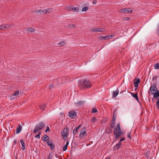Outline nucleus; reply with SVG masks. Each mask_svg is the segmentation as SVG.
Instances as JSON below:
<instances>
[{
  "label": "nucleus",
  "instance_id": "nucleus-1",
  "mask_svg": "<svg viewBox=\"0 0 159 159\" xmlns=\"http://www.w3.org/2000/svg\"><path fill=\"white\" fill-rule=\"evenodd\" d=\"M92 86L91 82L88 80L86 79L80 80L79 83V87L81 89H89Z\"/></svg>",
  "mask_w": 159,
  "mask_h": 159
},
{
  "label": "nucleus",
  "instance_id": "nucleus-2",
  "mask_svg": "<svg viewBox=\"0 0 159 159\" xmlns=\"http://www.w3.org/2000/svg\"><path fill=\"white\" fill-rule=\"evenodd\" d=\"M113 133L115 135H116L115 139L116 140L119 138L121 135L122 132L120 123L117 124L116 128L114 129Z\"/></svg>",
  "mask_w": 159,
  "mask_h": 159
},
{
  "label": "nucleus",
  "instance_id": "nucleus-3",
  "mask_svg": "<svg viewBox=\"0 0 159 159\" xmlns=\"http://www.w3.org/2000/svg\"><path fill=\"white\" fill-rule=\"evenodd\" d=\"M45 125L43 123L41 122L36 125L33 131L34 134L36 133L39 130L43 129Z\"/></svg>",
  "mask_w": 159,
  "mask_h": 159
},
{
  "label": "nucleus",
  "instance_id": "nucleus-4",
  "mask_svg": "<svg viewBox=\"0 0 159 159\" xmlns=\"http://www.w3.org/2000/svg\"><path fill=\"white\" fill-rule=\"evenodd\" d=\"M69 131L67 127L64 128L61 132V135L64 140L67 139L68 132Z\"/></svg>",
  "mask_w": 159,
  "mask_h": 159
},
{
  "label": "nucleus",
  "instance_id": "nucleus-5",
  "mask_svg": "<svg viewBox=\"0 0 159 159\" xmlns=\"http://www.w3.org/2000/svg\"><path fill=\"white\" fill-rule=\"evenodd\" d=\"M85 127H83L81 129L79 135V137L80 138H83L87 134V132L85 131Z\"/></svg>",
  "mask_w": 159,
  "mask_h": 159
},
{
  "label": "nucleus",
  "instance_id": "nucleus-6",
  "mask_svg": "<svg viewBox=\"0 0 159 159\" xmlns=\"http://www.w3.org/2000/svg\"><path fill=\"white\" fill-rule=\"evenodd\" d=\"M119 13H131L132 12L130 8H122L118 11Z\"/></svg>",
  "mask_w": 159,
  "mask_h": 159
},
{
  "label": "nucleus",
  "instance_id": "nucleus-7",
  "mask_svg": "<svg viewBox=\"0 0 159 159\" xmlns=\"http://www.w3.org/2000/svg\"><path fill=\"white\" fill-rule=\"evenodd\" d=\"M69 116L71 119H74L77 116L76 113L74 111H70L69 112Z\"/></svg>",
  "mask_w": 159,
  "mask_h": 159
},
{
  "label": "nucleus",
  "instance_id": "nucleus-8",
  "mask_svg": "<svg viewBox=\"0 0 159 159\" xmlns=\"http://www.w3.org/2000/svg\"><path fill=\"white\" fill-rule=\"evenodd\" d=\"M155 91V92L152 93V94L153 95L154 97L157 98L159 97V91L158 90L157 88L156 87L154 90V91Z\"/></svg>",
  "mask_w": 159,
  "mask_h": 159
},
{
  "label": "nucleus",
  "instance_id": "nucleus-9",
  "mask_svg": "<svg viewBox=\"0 0 159 159\" xmlns=\"http://www.w3.org/2000/svg\"><path fill=\"white\" fill-rule=\"evenodd\" d=\"M23 30L25 33H28V32H33L35 31L34 29L30 27L24 28Z\"/></svg>",
  "mask_w": 159,
  "mask_h": 159
},
{
  "label": "nucleus",
  "instance_id": "nucleus-10",
  "mask_svg": "<svg viewBox=\"0 0 159 159\" xmlns=\"http://www.w3.org/2000/svg\"><path fill=\"white\" fill-rule=\"evenodd\" d=\"M140 82V80L139 78H135L134 79V85L135 87H137Z\"/></svg>",
  "mask_w": 159,
  "mask_h": 159
},
{
  "label": "nucleus",
  "instance_id": "nucleus-11",
  "mask_svg": "<svg viewBox=\"0 0 159 159\" xmlns=\"http://www.w3.org/2000/svg\"><path fill=\"white\" fill-rule=\"evenodd\" d=\"M47 144L48 146L50 147L51 150H52L54 148V145L53 144L52 142V140L48 141L47 142Z\"/></svg>",
  "mask_w": 159,
  "mask_h": 159
},
{
  "label": "nucleus",
  "instance_id": "nucleus-12",
  "mask_svg": "<svg viewBox=\"0 0 159 159\" xmlns=\"http://www.w3.org/2000/svg\"><path fill=\"white\" fill-rule=\"evenodd\" d=\"M20 142L22 147L21 149L22 151H24L25 149V142L23 139H21Z\"/></svg>",
  "mask_w": 159,
  "mask_h": 159
},
{
  "label": "nucleus",
  "instance_id": "nucleus-13",
  "mask_svg": "<svg viewBox=\"0 0 159 159\" xmlns=\"http://www.w3.org/2000/svg\"><path fill=\"white\" fill-rule=\"evenodd\" d=\"M156 88V83H153L152 84V85L151 86L149 90L151 91V93L152 94V93L153 92H154V90L155 88Z\"/></svg>",
  "mask_w": 159,
  "mask_h": 159
},
{
  "label": "nucleus",
  "instance_id": "nucleus-14",
  "mask_svg": "<svg viewBox=\"0 0 159 159\" xmlns=\"http://www.w3.org/2000/svg\"><path fill=\"white\" fill-rule=\"evenodd\" d=\"M105 31L104 28H98L95 29V32H103Z\"/></svg>",
  "mask_w": 159,
  "mask_h": 159
},
{
  "label": "nucleus",
  "instance_id": "nucleus-15",
  "mask_svg": "<svg viewBox=\"0 0 159 159\" xmlns=\"http://www.w3.org/2000/svg\"><path fill=\"white\" fill-rule=\"evenodd\" d=\"M109 39H111V38H110L109 37H108V35H107L105 36H101L99 39V40L102 41L103 40H107Z\"/></svg>",
  "mask_w": 159,
  "mask_h": 159
},
{
  "label": "nucleus",
  "instance_id": "nucleus-16",
  "mask_svg": "<svg viewBox=\"0 0 159 159\" xmlns=\"http://www.w3.org/2000/svg\"><path fill=\"white\" fill-rule=\"evenodd\" d=\"M119 92V90L117 89L115 91H113V97H116L118 95Z\"/></svg>",
  "mask_w": 159,
  "mask_h": 159
},
{
  "label": "nucleus",
  "instance_id": "nucleus-17",
  "mask_svg": "<svg viewBox=\"0 0 159 159\" xmlns=\"http://www.w3.org/2000/svg\"><path fill=\"white\" fill-rule=\"evenodd\" d=\"M131 95L134 98H135L136 99L137 101L138 102H139V100L138 98V97L137 95V93H130Z\"/></svg>",
  "mask_w": 159,
  "mask_h": 159
},
{
  "label": "nucleus",
  "instance_id": "nucleus-18",
  "mask_svg": "<svg viewBox=\"0 0 159 159\" xmlns=\"http://www.w3.org/2000/svg\"><path fill=\"white\" fill-rule=\"evenodd\" d=\"M22 127L21 125H19L18 127H17L16 131V134H18L20 133Z\"/></svg>",
  "mask_w": 159,
  "mask_h": 159
},
{
  "label": "nucleus",
  "instance_id": "nucleus-19",
  "mask_svg": "<svg viewBox=\"0 0 159 159\" xmlns=\"http://www.w3.org/2000/svg\"><path fill=\"white\" fill-rule=\"evenodd\" d=\"M81 126V125H80L77 127L76 129H75L73 130V134L74 135H75Z\"/></svg>",
  "mask_w": 159,
  "mask_h": 159
},
{
  "label": "nucleus",
  "instance_id": "nucleus-20",
  "mask_svg": "<svg viewBox=\"0 0 159 159\" xmlns=\"http://www.w3.org/2000/svg\"><path fill=\"white\" fill-rule=\"evenodd\" d=\"M52 11V8H47L46 9L44 10V13L45 14H47V13H49L51 12Z\"/></svg>",
  "mask_w": 159,
  "mask_h": 159
},
{
  "label": "nucleus",
  "instance_id": "nucleus-21",
  "mask_svg": "<svg viewBox=\"0 0 159 159\" xmlns=\"http://www.w3.org/2000/svg\"><path fill=\"white\" fill-rule=\"evenodd\" d=\"M40 108L41 110H42V111H44L46 107V105L45 104H42L40 105Z\"/></svg>",
  "mask_w": 159,
  "mask_h": 159
},
{
  "label": "nucleus",
  "instance_id": "nucleus-22",
  "mask_svg": "<svg viewBox=\"0 0 159 159\" xmlns=\"http://www.w3.org/2000/svg\"><path fill=\"white\" fill-rule=\"evenodd\" d=\"M14 24H5L3 25V27L6 28H10L13 26H11L12 25H13Z\"/></svg>",
  "mask_w": 159,
  "mask_h": 159
},
{
  "label": "nucleus",
  "instance_id": "nucleus-23",
  "mask_svg": "<svg viewBox=\"0 0 159 159\" xmlns=\"http://www.w3.org/2000/svg\"><path fill=\"white\" fill-rule=\"evenodd\" d=\"M71 10L72 11H74L76 12H78L79 9L78 7H71Z\"/></svg>",
  "mask_w": 159,
  "mask_h": 159
},
{
  "label": "nucleus",
  "instance_id": "nucleus-24",
  "mask_svg": "<svg viewBox=\"0 0 159 159\" xmlns=\"http://www.w3.org/2000/svg\"><path fill=\"white\" fill-rule=\"evenodd\" d=\"M43 140L44 141H46L49 139V137L47 135L44 136L43 138Z\"/></svg>",
  "mask_w": 159,
  "mask_h": 159
},
{
  "label": "nucleus",
  "instance_id": "nucleus-25",
  "mask_svg": "<svg viewBox=\"0 0 159 159\" xmlns=\"http://www.w3.org/2000/svg\"><path fill=\"white\" fill-rule=\"evenodd\" d=\"M121 144H120V143H117L116 145V146L115 147H114V150H118L120 147L121 146Z\"/></svg>",
  "mask_w": 159,
  "mask_h": 159
},
{
  "label": "nucleus",
  "instance_id": "nucleus-26",
  "mask_svg": "<svg viewBox=\"0 0 159 159\" xmlns=\"http://www.w3.org/2000/svg\"><path fill=\"white\" fill-rule=\"evenodd\" d=\"M106 132L107 133L111 134L112 132V129H111L109 128H107L105 130Z\"/></svg>",
  "mask_w": 159,
  "mask_h": 159
},
{
  "label": "nucleus",
  "instance_id": "nucleus-27",
  "mask_svg": "<svg viewBox=\"0 0 159 159\" xmlns=\"http://www.w3.org/2000/svg\"><path fill=\"white\" fill-rule=\"evenodd\" d=\"M66 43V42L62 41L59 42L58 43V45L63 46Z\"/></svg>",
  "mask_w": 159,
  "mask_h": 159
},
{
  "label": "nucleus",
  "instance_id": "nucleus-28",
  "mask_svg": "<svg viewBox=\"0 0 159 159\" xmlns=\"http://www.w3.org/2000/svg\"><path fill=\"white\" fill-rule=\"evenodd\" d=\"M75 105L77 106H80V105H82L83 104V102L81 101H79L78 102H76L75 103Z\"/></svg>",
  "mask_w": 159,
  "mask_h": 159
},
{
  "label": "nucleus",
  "instance_id": "nucleus-29",
  "mask_svg": "<svg viewBox=\"0 0 159 159\" xmlns=\"http://www.w3.org/2000/svg\"><path fill=\"white\" fill-rule=\"evenodd\" d=\"M154 68L156 69H159V63H157L155 65Z\"/></svg>",
  "mask_w": 159,
  "mask_h": 159
},
{
  "label": "nucleus",
  "instance_id": "nucleus-30",
  "mask_svg": "<svg viewBox=\"0 0 159 159\" xmlns=\"http://www.w3.org/2000/svg\"><path fill=\"white\" fill-rule=\"evenodd\" d=\"M19 94V91H16L13 93V96H18Z\"/></svg>",
  "mask_w": 159,
  "mask_h": 159
},
{
  "label": "nucleus",
  "instance_id": "nucleus-31",
  "mask_svg": "<svg viewBox=\"0 0 159 159\" xmlns=\"http://www.w3.org/2000/svg\"><path fill=\"white\" fill-rule=\"evenodd\" d=\"M89 9V7H83L82 9V11H87Z\"/></svg>",
  "mask_w": 159,
  "mask_h": 159
},
{
  "label": "nucleus",
  "instance_id": "nucleus-32",
  "mask_svg": "<svg viewBox=\"0 0 159 159\" xmlns=\"http://www.w3.org/2000/svg\"><path fill=\"white\" fill-rule=\"evenodd\" d=\"M69 28H74L75 27V25L74 24H71L69 25H68Z\"/></svg>",
  "mask_w": 159,
  "mask_h": 159
},
{
  "label": "nucleus",
  "instance_id": "nucleus-33",
  "mask_svg": "<svg viewBox=\"0 0 159 159\" xmlns=\"http://www.w3.org/2000/svg\"><path fill=\"white\" fill-rule=\"evenodd\" d=\"M97 120L96 118L95 117H93L92 118L91 120V121L92 122H95Z\"/></svg>",
  "mask_w": 159,
  "mask_h": 159
},
{
  "label": "nucleus",
  "instance_id": "nucleus-34",
  "mask_svg": "<svg viewBox=\"0 0 159 159\" xmlns=\"http://www.w3.org/2000/svg\"><path fill=\"white\" fill-rule=\"evenodd\" d=\"M156 106L157 108H159V98H158V100L156 102Z\"/></svg>",
  "mask_w": 159,
  "mask_h": 159
},
{
  "label": "nucleus",
  "instance_id": "nucleus-35",
  "mask_svg": "<svg viewBox=\"0 0 159 159\" xmlns=\"http://www.w3.org/2000/svg\"><path fill=\"white\" fill-rule=\"evenodd\" d=\"M67 145L66 144L63 147V151H65L66 150L67 148Z\"/></svg>",
  "mask_w": 159,
  "mask_h": 159
},
{
  "label": "nucleus",
  "instance_id": "nucleus-36",
  "mask_svg": "<svg viewBox=\"0 0 159 159\" xmlns=\"http://www.w3.org/2000/svg\"><path fill=\"white\" fill-rule=\"evenodd\" d=\"M130 134H131V132H129L128 133V134L127 135V138H128L129 139H131V137Z\"/></svg>",
  "mask_w": 159,
  "mask_h": 159
},
{
  "label": "nucleus",
  "instance_id": "nucleus-37",
  "mask_svg": "<svg viewBox=\"0 0 159 159\" xmlns=\"http://www.w3.org/2000/svg\"><path fill=\"white\" fill-rule=\"evenodd\" d=\"M97 110L95 108H93V109L92 112L94 113H96L97 112Z\"/></svg>",
  "mask_w": 159,
  "mask_h": 159
},
{
  "label": "nucleus",
  "instance_id": "nucleus-38",
  "mask_svg": "<svg viewBox=\"0 0 159 159\" xmlns=\"http://www.w3.org/2000/svg\"><path fill=\"white\" fill-rule=\"evenodd\" d=\"M115 124L111 123L110 124V128L111 129L113 128Z\"/></svg>",
  "mask_w": 159,
  "mask_h": 159
},
{
  "label": "nucleus",
  "instance_id": "nucleus-39",
  "mask_svg": "<svg viewBox=\"0 0 159 159\" xmlns=\"http://www.w3.org/2000/svg\"><path fill=\"white\" fill-rule=\"evenodd\" d=\"M37 12L39 13V12H44V10H43V9H40L38 10L37 11Z\"/></svg>",
  "mask_w": 159,
  "mask_h": 159
},
{
  "label": "nucleus",
  "instance_id": "nucleus-40",
  "mask_svg": "<svg viewBox=\"0 0 159 159\" xmlns=\"http://www.w3.org/2000/svg\"><path fill=\"white\" fill-rule=\"evenodd\" d=\"M158 76H156L155 77H153L152 79V80H157V78Z\"/></svg>",
  "mask_w": 159,
  "mask_h": 159
},
{
  "label": "nucleus",
  "instance_id": "nucleus-41",
  "mask_svg": "<svg viewBox=\"0 0 159 159\" xmlns=\"http://www.w3.org/2000/svg\"><path fill=\"white\" fill-rule=\"evenodd\" d=\"M130 18L128 17H125L123 18V19L125 20H130Z\"/></svg>",
  "mask_w": 159,
  "mask_h": 159
},
{
  "label": "nucleus",
  "instance_id": "nucleus-42",
  "mask_svg": "<svg viewBox=\"0 0 159 159\" xmlns=\"http://www.w3.org/2000/svg\"><path fill=\"white\" fill-rule=\"evenodd\" d=\"M50 130V129H49V127L48 126H47L46 127V130H45V132H47V131H49Z\"/></svg>",
  "mask_w": 159,
  "mask_h": 159
},
{
  "label": "nucleus",
  "instance_id": "nucleus-43",
  "mask_svg": "<svg viewBox=\"0 0 159 159\" xmlns=\"http://www.w3.org/2000/svg\"><path fill=\"white\" fill-rule=\"evenodd\" d=\"M116 110H115L114 111H113V116H116Z\"/></svg>",
  "mask_w": 159,
  "mask_h": 159
},
{
  "label": "nucleus",
  "instance_id": "nucleus-44",
  "mask_svg": "<svg viewBox=\"0 0 159 159\" xmlns=\"http://www.w3.org/2000/svg\"><path fill=\"white\" fill-rule=\"evenodd\" d=\"M17 139H15L14 141L13 142V145H14L16 144L17 143Z\"/></svg>",
  "mask_w": 159,
  "mask_h": 159
},
{
  "label": "nucleus",
  "instance_id": "nucleus-45",
  "mask_svg": "<svg viewBox=\"0 0 159 159\" xmlns=\"http://www.w3.org/2000/svg\"><path fill=\"white\" fill-rule=\"evenodd\" d=\"M125 139V137H122L120 139V142L124 141Z\"/></svg>",
  "mask_w": 159,
  "mask_h": 159
},
{
  "label": "nucleus",
  "instance_id": "nucleus-46",
  "mask_svg": "<svg viewBox=\"0 0 159 159\" xmlns=\"http://www.w3.org/2000/svg\"><path fill=\"white\" fill-rule=\"evenodd\" d=\"M34 137L36 138L39 139L40 138V136L39 135V134H37V135H35Z\"/></svg>",
  "mask_w": 159,
  "mask_h": 159
},
{
  "label": "nucleus",
  "instance_id": "nucleus-47",
  "mask_svg": "<svg viewBox=\"0 0 159 159\" xmlns=\"http://www.w3.org/2000/svg\"><path fill=\"white\" fill-rule=\"evenodd\" d=\"M94 30H95V29H93L92 28L90 30V31L91 32H95V31H94Z\"/></svg>",
  "mask_w": 159,
  "mask_h": 159
},
{
  "label": "nucleus",
  "instance_id": "nucleus-48",
  "mask_svg": "<svg viewBox=\"0 0 159 159\" xmlns=\"http://www.w3.org/2000/svg\"><path fill=\"white\" fill-rule=\"evenodd\" d=\"M116 118V116H113L112 120H113L114 121H115Z\"/></svg>",
  "mask_w": 159,
  "mask_h": 159
},
{
  "label": "nucleus",
  "instance_id": "nucleus-49",
  "mask_svg": "<svg viewBox=\"0 0 159 159\" xmlns=\"http://www.w3.org/2000/svg\"><path fill=\"white\" fill-rule=\"evenodd\" d=\"M49 87L50 89H51L52 87H53V85L52 84H50L49 86Z\"/></svg>",
  "mask_w": 159,
  "mask_h": 159
},
{
  "label": "nucleus",
  "instance_id": "nucleus-50",
  "mask_svg": "<svg viewBox=\"0 0 159 159\" xmlns=\"http://www.w3.org/2000/svg\"><path fill=\"white\" fill-rule=\"evenodd\" d=\"M97 3V1L96 0H94L93 1V4H95Z\"/></svg>",
  "mask_w": 159,
  "mask_h": 159
},
{
  "label": "nucleus",
  "instance_id": "nucleus-51",
  "mask_svg": "<svg viewBox=\"0 0 159 159\" xmlns=\"http://www.w3.org/2000/svg\"><path fill=\"white\" fill-rule=\"evenodd\" d=\"M111 123H112L113 124H115V123H116V121H113V120H112V121H111Z\"/></svg>",
  "mask_w": 159,
  "mask_h": 159
},
{
  "label": "nucleus",
  "instance_id": "nucleus-52",
  "mask_svg": "<svg viewBox=\"0 0 159 159\" xmlns=\"http://www.w3.org/2000/svg\"><path fill=\"white\" fill-rule=\"evenodd\" d=\"M2 29L3 27L2 25H0V30H2Z\"/></svg>",
  "mask_w": 159,
  "mask_h": 159
},
{
  "label": "nucleus",
  "instance_id": "nucleus-53",
  "mask_svg": "<svg viewBox=\"0 0 159 159\" xmlns=\"http://www.w3.org/2000/svg\"><path fill=\"white\" fill-rule=\"evenodd\" d=\"M52 156H49L48 157V159H52Z\"/></svg>",
  "mask_w": 159,
  "mask_h": 159
},
{
  "label": "nucleus",
  "instance_id": "nucleus-54",
  "mask_svg": "<svg viewBox=\"0 0 159 159\" xmlns=\"http://www.w3.org/2000/svg\"><path fill=\"white\" fill-rule=\"evenodd\" d=\"M41 134V132L39 131V132L38 133V134H39V135L40 136V135Z\"/></svg>",
  "mask_w": 159,
  "mask_h": 159
},
{
  "label": "nucleus",
  "instance_id": "nucleus-55",
  "mask_svg": "<svg viewBox=\"0 0 159 159\" xmlns=\"http://www.w3.org/2000/svg\"><path fill=\"white\" fill-rule=\"evenodd\" d=\"M68 144H69V142H68V141H66V144L67 145V146H68Z\"/></svg>",
  "mask_w": 159,
  "mask_h": 159
},
{
  "label": "nucleus",
  "instance_id": "nucleus-56",
  "mask_svg": "<svg viewBox=\"0 0 159 159\" xmlns=\"http://www.w3.org/2000/svg\"><path fill=\"white\" fill-rule=\"evenodd\" d=\"M108 37H110V38H111V37H112V36L111 35V36H108Z\"/></svg>",
  "mask_w": 159,
  "mask_h": 159
},
{
  "label": "nucleus",
  "instance_id": "nucleus-57",
  "mask_svg": "<svg viewBox=\"0 0 159 159\" xmlns=\"http://www.w3.org/2000/svg\"><path fill=\"white\" fill-rule=\"evenodd\" d=\"M120 143V144H121V142H120V141H119V143Z\"/></svg>",
  "mask_w": 159,
  "mask_h": 159
},
{
  "label": "nucleus",
  "instance_id": "nucleus-58",
  "mask_svg": "<svg viewBox=\"0 0 159 159\" xmlns=\"http://www.w3.org/2000/svg\"><path fill=\"white\" fill-rule=\"evenodd\" d=\"M120 143V144H121V142H120V141H119V143Z\"/></svg>",
  "mask_w": 159,
  "mask_h": 159
},
{
  "label": "nucleus",
  "instance_id": "nucleus-59",
  "mask_svg": "<svg viewBox=\"0 0 159 159\" xmlns=\"http://www.w3.org/2000/svg\"><path fill=\"white\" fill-rule=\"evenodd\" d=\"M70 9H71V7H69V10H70Z\"/></svg>",
  "mask_w": 159,
  "mask_h": 159
},
{
  "label": "nucleus",
  "instance_id": "nucleus-60",
  "mask_svg": "<svg viewBox=\"0 0 159 159\" xmlns=\"http://www.w3.org/2000/svg\"><path fill=\"white\" fill-rule=\"evenodd\" d=\"M137 89V87L136 89H135V90H136Z\"/></svg>",
  "mask_w": 159,
  "mask_h": 159
},
{
  "label": "nucleus",
  "instance_id": "nucleus-61",
  "mask_svg": "<svg viewBox=\"0 0 159 159\" xmlns=\"http://www.w3.org/2000/svg\"><path fill=\"white\" fill-rule=\"evenodd\" d=\"M123 92H124V91H123L122 92H121V93H123Z\"/></svg>",
  "mask_w": 159,
  "mask_h": 159
}]
</instances>
